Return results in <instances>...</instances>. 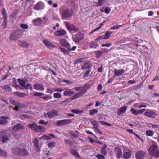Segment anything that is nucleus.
Wrapping results in <instances>:
<instances>
[{
  "instance_id": "nucleus-63",
  "label": "nucleus",
  "mask_w": 159,
  "mask_h": 159,
  "mask_svg": "<svg viewBox=\"0 0 159 159\" xmlns=\"http://www.w3.org/2000/svg\"><path fill=\"white\" fill-rule=\"evenodd\" d=\"M53 91L50 88H48L47 89L46 92L48 93L52 94L53 93Z\"/></svg>"
},
{
  "instance_id": "nucleus-2",
  "label": "nucleus",
  "mask_w": 159,
  "mask_h": 159,
  "mask_svg": "<svg viewBox=\"0 0 159 159\" xmlns=\"http://www.w3.org/2000/svg\"><path fill=\"white\" fill-rule=\"evenodd\" d=\"M12 150L13 153L19 156L24 157H27L29 155L28 151L24 148H14L12 149Z\"/></svg>"
},
{
  "instance_id": "nucleus-26",
  "label": "nucleus",
  "mask_w": 159,
  "mask_h": 159,
  "mask_svg": "<svg viewBox=\"0 0 159 159\" xmlns=\"http://www.w3.org/2000/svg\"><path fill=\"white\" fill-rule=\"evenodd\" d=\"M14 94L15 95L20 98L24 97L26 96V94L25 93L19 92H15L14 93Z\"/></svg>"
},
{
  "instance_id": "nucleus-33",
  "label": "nucleus",
  "mask_w": 159,
  "mask_h": 159,
  "mask_svg": "<svg viewBox=\"0 0 159 159\" xmlns=\"http://www.w3.org/2000/svg\"><path fill=\"white\" fill-rule=\"evenodd\" d=\"M112 33V32L111 31H106L104 37L103 38L104 39H109L110 36L111 34Z\"/></svg>"
},
{
  "instance_id": "nucleus-7",
  "label": "nucleus",
  "mask_w": 159,
  "mask_h": 159,
  "mask_svg": "<svg viewBox=\"0 0 159 159\" xmlns=\"http://www.w3.org/2000/svg\"><path fill=\"white\" fill-rule=\"evenodd\" d=\"M84 37L83 34L81 33H79L73 36L72 38L73 41L77 43L81 40Z\"/></svg>"
},
{
  "instance_id": "nucleus-61",
  "label": "nucleus",
  "mask_w": 159,
  "mask_h": 159,
  "mask_svg": "<svg viewBox=\"0 0 159 159\" xmlns=\"http://www.w3.org/2000/svg\"><path fill=\"white\" fill-rule=\"evenodd\" d=\"M17 106L19 107L22 108L24 107L25 106V105L24 104L20 103L18 102L17 105Z\"/></svg>"
},
{
  "instance_id": "nucleus-3",
  "label": "nucleus",
  "mask_w": 159,
  "mask_h": 159,
  "mask_svg": "<svg viewBox=\"0 0 159 159\" xmlns=\"http://www.w3.org/2000/svg\"><path fill=\"white\" fill-rule=\"evenodd\" d=\"M158 150L157 147L155 145H152L150 147L148 150L149 154L151 157H154Z\"/></svg>"
},
{
  "instance_id": "nucleus-23",
  "label": "nucleus",
  "mask_w": 159,
  "mask_h": 159,
  "mask_svg": "<svg viewBox=\"0 0 159 159\" xmlns=\"http://www.w3.org/2000/svg\"><path fill=\"white\" fill-rule=\"evenodd\" d=\"M27 126L29 128L34 129H41V127H39L38 128H37V124L34 122H33L32 124H29Z\"/></svg>"
},
{
  "instance_id": "nucleus-21",
  "label": "nucleus",
  "mask_w": 159,
  "mask_h": 159,
  "mask_svg": "<svg viewBox=\"0 0 159 159\" xmlns=\"http://www.w3.org/2000/svg\"><path fill=\"white\" fill-rule=\"evenodd\" d=\"M125 72V70L123 69L117 70L115 69L114 74L116 76H117L121 75Z\"/></svg>"
},
{
  "instance_id": "nucleus-31",
  "label": "nucleus",
  "mask_w": 159,
  "mask_h": 159,
  "mask_svg": "<svg viewBox=\"0 0 159 159\" xmlns=\"http://www.w3.org/2000/svg\"><path fill=\"white\" fill-rule=\"evenodd\" d=\"M24 127L23 125L21 124H18L15 126L12 129H23Z\"/></svg>"
},
{
  "instance_id": "nucleus-17",
  "label": "nucleus",
  "mask_w": 159,
  "mask_h": 159,
  "mask_svg": "<svg viewBox=\"0 0 159 159\" xmlns=\"http://www.w3.org/2000/svg\"><path fill=\"white\" fill-rule=\"evenodd\" d=\"M34 89L37 90L43 91L44 90V88L42 84H35L34 85Z\"/></svg>"
},
{
  "instance_id": "nucleus-36",
  "label": "nucleus",
  "mask_w": 159,
  "mask_h": 159,
  "mask_svg": "<svg viewBox=\"0 0 159 159\" xmlns=\"http://www.w3.org/2000/svg\"><path fill=\"white\" fill-rule=\"evenodd\" d=\"M44 95H46V96L42 97L40 98H43L45 100H48L49 99H51L52 98V97L50 95H46V94H44Z\"/></svg>"
},
{
  "instance_id": "nucleus-9",
  "label": "nucleus",
  "mask_w": 159,
  "mask_h": 159,
  "mask_svg": "<svg viewBox=\"0 0 159 159\" xmlns=\"http://www.w3.org/2000/svg\"><path fill=\"white\" fill-rule=\"evenodd\" d=\"M58 115L57 111L56 110H53L51 111L47 112V113H45L44 116L46 117L51 119L55 116H57Z\"/></svg>"
},
{
  "instance_id": "nucleus-27",
  "label": "nucleus",
  "mask_w": 159,
  "mask_h": 159,
  "mask_svg": "<svg viewBox=\"0 0 159 159\" xmlns=\"http://www.w3.org/2000/svg\"><path fill=\"white\" fill-rule=\"evenodd\" d=\"M61 45L64 47L68 48L70 47V45L69 43L65 40L63 39L61 42Z\"/></svg>"
},
{
  "instance_id": "nucleus-18",
  "label": "nucleus",
  "mask_w": 159,
  "mask_h": 159,
  "mask_svg": "<svg viewBox=\"0 0 159 159\" xmlns=\"http://www.w3.org/2000/svg\"><path fill=\"white\" fill-rule=\"evenodd\" d=\"M84 91L82 92V91L77 93L73 95L71 98V99L72 100L78 98L79 97L83 96L84 94Z\"/></svg>"
},
{
  "instance_id": "nucleus-54",
  "label": "nucleus",
  "mask_w": 159,
  "mask_h": 159,
  "mask_svg": "<svg viewBox=\"0 0 159 159\" xmlns=\"http://www.w3.org/2000/svg\"><path fill=\"white\" fill-rule=\"evenodd\" d=\"M59 48L60 49L61 51L64 53V54L67 53L68 52L67 50H66V49L62 47H59Z\"/></svg>"
},
{
  "instance_id": "nucleus-20",
  "label": "nucleus",
  "mask_w": 159,
  "mask_h": 159,
  "mask_svg": "<svg viewBox=\"0 0 159 159\" xmlns=\"http://www.w3.org/2000/svg\"><path fill=\"white\" fill-rule=\"evenodd\" d=\"M42 22L41 18L39 17L34 19L33 20V24L35 26H40Z\"/></svg>"
},
{
  "instance_id": "nucleus-30",
  "label": "nucleus",
  "mask_w": 159,
  "mask_h": 159,
  "mask_svg": "<svg viewBox=\"0 0 159 159\" xmlns=\"http://www.w3.org/2000/svg\"><path fill=\"white\" fill-rule=\"evenodd\" d=\"M91 67V66L90 64L88 63H86L84 64L82 68L83 70H88L89 69H90Z\"/></svg>"
},
{
  "instance_id": "nucleus-8",
  "label": "nucleus",
  "mask_w": 159,
  "mask_h": 159,
  "mask_svg": "<svg viewBox=\"0 0 159 159\" xmlns=\"http://www.w3.org/2000/svg\"><path fill=\"white\" fill-rule=\"evenodd\" d=\"M45 8V5L43 2L39 1L34 6V9L37 11L42 10Z\"/></svg>"
},
{
  "instance_id": "nucleus-49",
  "label": "nucleus",
  "mask_w": 159,
  "mask_h": 159,
  "mask_svg": "<svg viewBox=\"0 0 159 159\" xmlns=\"http://www.w3.org/2000/svg\"><path fill=\"white\" fill-rule=\"evenodd\" d=\"M48 146L50 148L53 147L55 146V143L54 142H50L48 144Z\"/></svg>"
},
{
  "instance_id": "nucleus-45",
  "label": "nucleus",
  "mask_w": 159,
  "mask_h": 159,
  "mask_svg": "<svg viewBox=\"0 0 159 159\" xmlns=\"http://www.w3.org/2000/svg\"><path fill=\"white\" fill-rule=\"evenodd\" d=\"M130 111L132 113L135 115H138V111H137L136 110L132 108L130 109Z\"/></svg>"
},
{
  "instance_id": "nucleus-40",
  "label": "nucleus",
  "mask_w": 159,
  "mask_h": 159,
  "mask_svg": "<svg viewBox=\"0 0 159 159\" xmlns=\"http://www.w3.org/2000/svg\"><path fill=\"white\" fill-rule=\"evenodd\" d=\"M61 94L60 93L57 92L53 94V97L56 98H59L61 97Z\"/></svg>"
},
{
  "instance_id": "nucleus-42",
  "label": "nucleus",
  "mask_w": 159,
  "mask_h": 159,
  "mask_svg": "<svg viewBox=\"0 0 159 159\" xmlns=\"http://www.w3.org/2000/svg\"><path fill=\"white\" fill-rule=\"evenodd\" d=\"M40 139H42L45 140H49L52 139V138L50 136L44 135L40 137Z\"/></svg>"
},
{
  "instance_id": "nucleus-47",
  "label": "nucleus",
  "mask_w": 159,
  "mask_h": 159,
  "mask_svg": "<svg viewBox=\"0 0 159 159\" xmlns=\"http://www.w3.org/2000/svg\"><path fill=\"white\" fill-rule=\"evenodd\" d=\"M96 157L98 159H105V157L104 155L98 154L96 155Z\"/></svg>"
},
{
  "instance_id": "nucleus-51",
  "label": "nucleus",
  "mask_w": 159,
  "mask_h": 159,
  "mask_svg": "<svg viewBox=\"0 0 159 159\" xmlns=\"http://www.w3.org/2000/svg\"><path fill=\"white\" fill-rule=\"evenodd\" d=\"M7 19H4V21L2 24V26L3 28H5L7 25Z\"/></svg>"
},
{
  "instance_id": "nucleus-10",
  "label": "nucleus",
  "mask_w": 159,
  "mask_h": 159,
  "mask_svg": "<svg viewBox=\"0 0 159 159\" xmlns=\"http://www.w3.org/2000/svg\"><path fill=\"white\" fill-rule=\"evenodd\" d=\"M65 25L67 29L69 30L74 31H78V29L74 25H71L69 23L65 21L64 22Z\"/></svg>"
},
{
  "instance_id": "nucleus-50",
  "label": "nucleus",
  "mask_w": 159,
  "mask_h": 159,
  "mask_svg": "<svg viewBox=\"0 0 159 159\" xmlns=\"http://www.w3.org/2000/svg\"><path fill=\"white\" fill-rule=\"evenodd\" d=\"M20 27L23 29H27L28 26L27 24H21L20 25Z\"/></svg>"
},
{
  "instance_id": "nucleus-37",
  "label": "nucleus",
  "mask_w": 159,
  "mask_h": 159,
  "mask_svg": "<svg viewBox=\"0 0 159 159\" xmlns=\"http://www.w3.org/2000/svg\"><path fill=\"white\" fill-rule=\"evenodd\" d=\"M98 112V110L96 109H94L89 110V115L93 116Z\"/></svg>"
},
{
  "instance_id": "nucleus-64",
  "label": "nucleus",
  "mask_w": 159,
  "mask_h": 159,
  "mask_svg": "<svg viewBox=\"0 0 159 159\" xmlns=\"http://www.w3.org/2000/svg\"><path fill=\"white\" fill-rule=\"evenodd\" d=\"M4 89L6 91H9L10 87L9 85H5L4 87Z\"/></svg>"
},
{
  "instance_id": "nucleus-55",
  "label": "nucleus",
  "mask_w": 159,
  "mask_h": 159,
  "mask_svg": "<svg viewBox=\"0 0 159 159\" xmlns=\"http://www.w3.org/2000/svg\"><path fill=\"white\" fill-rule=\"evenodd\" d=\"M147 110H148V109H141L139 110H138V114H142L145 111H147Z\"/></svg>"
},
{
  "instance_id": "nucleus-24",
  "label": "nucleus",
  "mask_w": 159,
  "mask_h": 159,
  "mask_svg": "<svg viewBox=\"0 0 159 159\" xmlns=\"http://www.w3.org/2000/svg\"><path fill=\"white\" fill-rule=\"evenodd\" d=\"M74 94V92L71 90V89H69L68 91H66L63 93L64 95L66 96H70L73 95Z\"/></svg>"
},
{
  "instance_id": "nucleus-32",
  "label": "nucleus",
  "mask_w": 159,
  "mask_h": 159,
  "mask_svg": "<svg viewBox=\"0 0 159 159\" xmlns=\"http://www.w3.org/2000/svg\"><path fill=\"white\" fill-rule=\"evenodd\" d=\"M123 156L125 158H129L131 157L130 152L129 151L125 152L123 154Z\"/></svg>"
},
{
  "instance_id": "nucleus-52",
  "label": "nucleus",
  "mask_w": 159,
  "mask_h": 159,
  "mask_svg": "<svg viewBox=\"0 0 159 159\" xmlns=\"http://www.w3.org/2000/svg\"><path fill=\"white\" fill-rule=\"evenodd\" d=\"M99 123L102 124L103 125H106L107 126H111V124L107 122H105L103 121H99Z\"/></svg>"
},
{
  "instance_id": "nucleus-13",
  "label": "nucleus",
  "mask_w": 159,
  "mask_h": 159,
  "mask_svg": "<svg viewBox=\"0 0 159 159\" xmlns=\"http://www.w3.org/2000/svg\"><path fill=\"white\" fill-rule=\"evenodd\" d=\"M66 34V30L64 29H61L56 31L54 33V35L56 36H63Z\"/></svg>"
},
{
  "instance_id": "nucleus-19",
  "label": "nucleus",
  "mask_w": 159,
  "mask_h": 159,
  "mask_svg": "<svg viewBox=\"0 0 159 159\" xmlns=\"http://www.w3.org/2000/svg\"><path fill=\"white\" fill-rule=\"evenodd\" d=\"M114 150L117 158H120L122 154L121 149L118 147H115L114 148Z\"/></svg>"
},
{
  "instance_id": "nucleus-60",
  "label": "nucleus",
  "mask_w": 159,
  "mask_h": 159,
  "mask_svg": "<svg viewBox=\"0 0 159 159\" xmlns=\"http://www.w3.org/2000/svg\"><path fill=\"white\" fill-rule=\"evenodd\" d=\"M67 89H60L59 88H57L55 89L54 90V92H62L64 90Z\"/></svg>"
},
{
  "instance_id": "nucleus-12",
  "label": "nucleus",
  "mask_w": 159,
  "mask_h": 159,
  "mask_svg": "<svg viewBox=\"0 0 159 159\" xmlns=\"http://www.w3.org/2000/svg\"><path fill=\"white\" fill-rule=\"evenodd\" d=\"M20 30H16L11 34V39L13 40L17 39L20 36Z\"/></svg>"
},
{
  "instance_id": "nucleus-41",
  "label": "nucleus",
  "mask_w": 159,
  "mask_h": 159,
  "mask_svg": "<svg viewBox=\"0 0 159 159\" xmlns=\"http://www.w3.org/2000/svg\"><path fill=\"white\" fill-rule=\"evenodd\" d=\"M146 135L148 136H151L154 134V132L151 130H148L146 132Z\"/></svg>"
},
{
  "instance_id": "nucleus-43",
  "label": "nucleus",
  "mask_w": 159,
  "mask_h": 159,
  "mask_svg": "<svg viewBox=\"0 0 159 159\" xmlns=\"http://www.w3.org/2000/svg\"><path fill=\"white\" fill-rule=\"evenodd\" d=\"M2 14L4 17V19H7V16L6 12L5 9L3 8L2 9Z\"/></svg>"
},
{
  "instance_id": "nucleus-62",
  "label": "nucleus",
  "mask_w": 159,
  "mask_h": 159,
  "mask_svg": "<svg viewBox=\"0 0 159 159\" xmlns=\"http://www.w3.org/2000/svg\"><path fill=\"white\" fill-rule=\"evenodd\" d=\"M74 89L76 91H79L80 90L82 91V87H76L74 88Z\"/></svg>"
},
{
  "instance_id": "nucleus-22",
  "label": "nucleus",
  "mask_w": 159,
  "mask_h": 159,
  "mask_svg": "<svg viewBox=\"0 0 159 159\" xmlns=\"http://www.w3.org/2000/svg\"><path fill=\"white\" fill-rule=\"evenodd\" d=\"M9 118L8 117L2 116L0 117V124L4 125L6 124L7 122V119H8Z\"/></svg>"
},
{
  "instance_id": "nucleus-34",
  "label": "nucleus",
  "mask_w": 159,
  "mask_h": 159,
  "mask_svg": "<svg viewBox=\"0 0 159 159\" xmlns=\"http://www.w3.org/2000/svg\"><path fill=\"white\" fill-rule=\"evenodd\" d=\"M18 44L20 46L23 47H27L29 46L28 43L25 42L19 41L18 43Z\"/></svg>"
},
{
  "instance_id": "nucleus-4",
  "label": "nucleus",
  "mask_w": 159,
  "mask_h": 159,
  "mask_svg": "<svg viewBox=\"0 0 159 159\" xmlns=\"http://www.w3.org/2000/svg\"><path fill=\"white\" fill-rule=\"evenodd\" d=\"M9 140V134L6 132H0V141L4 143Z\"/></svg>"
},
{
  "instance_id": "nucleus-35",
  "label": "nucleus",
  "mask_w": 159,
  "mask_h": 159,
  "mask_svg": "<svg viewBox=\"0 0 159 159\" xmlns=\"http://www.w3.org/2000/svg\"><path fill=\"white\" fill-rule=\"evenodd\" d=\"M107 147L106 145H104L101 150V153L104 156H106L107 154V152L106 150Z\"/></svg>"
},
{
  "instance_id": "nucleus-39",
  "label": "nucleus",
  "mask_w": 159,
  "mask_h": 159,
  "mask_svg": "<svg viewBox=\"0 0 159 159\" xmlns=\"http://www.w3.org/2000/svg\"><path fill=\"white\" fill-rule=\"evenodd\" d=\"M44 95V94L43 93L34 92L33 93V95L36 96L40 97Z\"/></svg>"
},
{
  "instance_id": "nucleus-1",
  "label": "nucleus",
  "mask_w": 159,
  "mask_h": 159,
  "mask_svg": "<svg viewBox=\"0 0 159 159\" xmlns=\"http://www.w3.org/2000/svg\"><path fill=\"white\" fill-rule=\"evenodd\" d=\"M61 17L63 20H66L71 18L73 15V11L72 9L70 10L69 8L60 10Z\"/></svg>"
},
{
  "instance_id": "nucleus-48",
  "label": "nucleus",
  "mask_w": 159,
  "mask_h": 159,
  "mask_svg": "<svg viewBox=\"0 0 159 159\" xmlns=\"http://www.w3.org/2000/svg\"><path fill=\"white\" fill-rule=\"evenodd\" d=\"M71 111L73 113L76 114L80 113L82 112V111L79 110H75L73 109L71 110Z\"/></svg>"
},
{
  "instance_id": "nucleus-44",
  "label": "nucleus",
  "mask_w": 159,
  "mask_h": 159,
  "mask_svg": "<svg viewBox=\"0 0 159 159\" xmlns=\"http://www.w3.org/2000/svg\"><path fill=\"white\" fill-rule=\"evenodd\" d=\"M95 54L96 55V57H99L102 55V52L101 51H95Z\"/></svg>"
},
{
  "instance_id": "nucleus-56",
  "label": "nucleus",
  "mask_w": 159,
  "mask_h": 159,
  "mask_svg": "<svg viewBox=\"0 0 159 159\" xmlns=\"http://www.w3.org/2000/svg\"><path fill=\"white\" fill-rule=\"evenodd\" d=\"M64 141L67 144L69 145H71L73 144L71 140L69 139H66L64 140Z\"/></svg>"
},
{
  "instance_id": "nucleus-28",
  "label": "nucleus",
  "mask_w": 159,
  "mask_h": 159,
  "mask_svg": "<svg viewBox=\"0 0 159 159\" xmlns=\"http://www.w3.org/2000/svg\"><path fill=\"white\" fill-rule=\"evenodd\" d=\"M70 152L72 155L75 156L76 157L79 158L80 157V156L77 152V151L74 149H71L70 151Z\"/></svg>"
},
{
  "instance_id": "nucleus-14",
  "label": "nucleus",
  "mask_w": 159,
  "mask_h": 159,
  "mask_svg": "<svg viewBox=\"0 0 159 159\" xmlns=\"http://www.w3.org/2000/svg\"><path fill=\"white\" fill-rule=\"evenodd\" d=\"M127 109V107L124 105L118 109L117 111V115H120L122 114L125 112Z\"/></svg>"
},
{
  "instance_id": "nucleus-46",
  "label": "nucleus",
  "mask_w": 159,
  "mask_h": 159,
  "mask_svg": "<svg viewBox=\"0 0 159 159\" xmlns=\"http://www.w3.org/2000/svg\"><path fill=\"white\" fill-rule=\"evenodd\" d=\"M0 156L5 157L7 156V154L5 152L0 149Z\"/></svg>"
},
{
  "instance_id": "nucleus-6",
  "label": "nucleus",
  "mask_w": 159,
  "mask_h": 159,
  "mask_svg": "<svg viewBox=\"0 0 159 159\" xmlns=\"http://www.w3.org/2000/svg\"><path fill=\"white\" fill-rule=\"evenodd\" d=\"M144 115L148 117L154 118L157 116V114L152 110L148 109L144 113Z\"/></svg>"
},
{
  "instance_id": "nucleus-58",
  "label": "nucleus",
  "mask_w": 159,
  "mask_h": 159,
  "mask_svg": "<svg viewBox=\"0 0 159 159\" xmlns=\"http://www.w3.org/2000/svg\"><path fill=\"white\" fill-rule=\"evenodd\" d=\"M111 11V9L109 7H106L105 9L104 12L106 14H108Z\"/></svg>"
},
{
  "instance_id": "nucleus-38",
  "label": "nucleus",
  "mask_w": 159,
  "mask_h": 159,
  "mask_svg": "<svg viewBox=\"0 0 159 159\" xmlns=\"http://www.w3.org/2000/svg\"><path fill=\"white\" fill-rule=\"evenodd\" d=\"M90 45L91 48H96L97 46V43L94 41H91L90 43Z\"/></svg>"
},
{
  "instance_id": "nucleus-29",
  "label": "nucleus",
  "mask_w": 159,
  "mask_h": 159,
  "mask_svg": "<svg viewBox=\"0 0 159 159\" xmlns=\"http://www.w3.org/2000/svg\"><path fill=\"white\" fill-rule=\"evenodd\" d=\"M18 81L20 86L22 87L25 86L26 81L24 79H18Z\"/></svg>"
},
{
  "instance_id": "nucleus-57",
  "label": "nucleus",
  "mask_w": 159,
  "mask_h": 159,
  "mask_svg": "<svg viewBox=\"0 0 159 159\" xmlns=\"http://www.w3.org/2000/svg\"><path fill=\"white\" fill-rule=\"evenodd\" d=\"M77 133L78 132L77 131H75V133H71V134L72 136L74 138H77L78 137V135L77 134Z\"/></svg>"
},
{
  "instance_id": "nucleus-53",
  "label": "nucleus",
  "mask_w": 159,
  "mask_h": 159,
  "mask_svg": "<svg viewBox=\"0 0 159 159\" xmlns=\"http://www.w3.org/2000/svg\"><path fill=\"white\" fill-rule=\"evenodd\" d=\"M84 58H80L77 59L75 61L76 63H81L84 61Z\"/></svg>"
},
{
  "instance_id": "nucleus-25",
  "label": "nucleus",
  "mask_w": 159,
  "mask_h": 159,
  "mask_svg": "<svg viewBox=\"0 0 159 159\" xmlns=\"http://www.w3.org/2000/svg\"><path fill=\"white\" fill-rule=\"evenodd\" d=\"M91 87L90 85L88 83L85 84L84 86H82V92L84 91V94L87 92V89Z\"/></svg>"
},
{
  "instance_id": "nucleus-59",
  "label": "nucleus",
  "mask_w": 159,
  "mask_h": 159,
  "mask_svg": "<svg viewBox=\"0 0 159 159\" xmlns=\"http://www.w3.org/2000/svg\"><path fill=\"white\" fill-rule=\"evenodd\" d=\"M122 25H119L116 26H114L110 28L111 30H116L118 29L120 27H121L123 26Z\"/></svg>"
},
{
  "instance_id": "nucleus-11",
  "label": "nucleus",
  "mask_w": 159,
  "mask_h": 159,
  "mask_svg": "<svg viewBox=\"0 0 159 159\" xmlns=\"http://www.w3.org/2000/svg\"><path fill=\"white\" fill-rule=\"evenodd\" d=\"M145 154V152L142 150H139L137 152L135 157L137 159H143Z\"/></svg>"
},
{
  "instance_id": "nucleus-15",
  "label": "nucleus",
  "mask_w": 159,
  "mask_h": 159,
  "mask_svg": "<svg viewBox=\"0 0 159 159\" xmlns=\"http://www.w3.org/2000/svg\"><path fill=\"white\" fill-rule=\"evenodd\" d=\"M33 143L34 146L35 148V149L36 150L37 152H40V150L39 145V142L37 138L34 139L33 141Z\"/></svg>"
},
{
  "instance_id": "nucleus-16",
  "label": "nucleus",
  "mask_w": 159,
  "mask_h": 159,
  "mask_svg": "<svg viewBox=\"0 0 159 159\" xmlns=\"http://www.w3.org/2000/svg\"><path fill=\"white\" fill-rule=\"evenodd\" d=\"M43 42L48 47V48H54L55 47V45L53 44L52 43L46 39H44L43 41Z\"/></svg>"
},
{
  "instance_id": "nucleus-5",
  "label": "nucleus",
  "mask_w": 159,
  "mask_h": 159,
  "mask_svg": "<svg viewBox=\"0 0 159 159\" xmlns=\"http://www.w3.org/2000/svg\"><path fill=\"white\" fill-rule=\"evenodd\" d=\"M72 119H66L61 120H58L57 122L56 125L57 126H61L68 125L72 122Z\"/></svg>"
}]
</instances>
